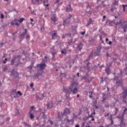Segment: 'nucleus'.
<instances>
[{"mask_svg":"<svg viewBox=\"0 0 127 127\" xmlns=\"http://www.w3.org/2000/svg\"><path fill=\"white\" fill-rule=\"evenodd\" d=\"M91 115H92V116L93 115H96V112H95V111H94L91 114Z\"/></svg>","mask_w":127,"mask_h":127,"instance_id":"680f3d73","label":"nucleus"},{"mask_svg":"<svg viewBox=\"0 0 127 127\" xmlns=\"http://www.w3.org/2000/svg\"><path fill=\"white\" fill-rule=\"evenodd\" d=\"M110 10H111V11H112V12H113V11H114V10H115L114 9L113 7L111 8Z\"/></svg>","mask_w":127,"mask_h":127,"instance_id":"774afa93","label":"nucleus"},{"mask_svg":"<svg viewBox=\"0 0 127 127\" xmlns=\"http://www.w3.org/2000/svg\"><path fill=\"white\" fill-rule=\"evenodd\" d=\"M99 38H100V40H99L100 41H102L103 39L102 38V36L101 35L99 36Z\"/></svg>","mask_w":127,"mask_h":127,"instance_id":"5fc2aeb1","label":"nucleus"},{"mask_svg":"<svg viewBox=\"0 0 127 127\" xmlns=\"http://www.w3.org/2000/svg\"><path fill=\"white\" fill-rule=\"evenodd\" d=\"M89 64H91L90 63H88L86 64V67L88 69H90V66H89Z\"/></svg>","mask_w":127,"mask_h":127,"instance_id":"49530a36","label":"nucleus"},{"mask_svg":"<svg viewBox=\"0 0 127 127\" xmlns=\"http://www.w3.org/2000/svg\"><path fill=\"white\" fill-rule=\"evenodd\" d=\"M126 113L127 114V109H125L124 111V114Z\"/></svg>","mask_w":127,"mask_h":127,"instance_id":"6e6d98bb","label":"nucleus"},{"mask_svg":"<svg viewBox=\"0 0 127 127\" xmlns=\"http://www.w3.org/2000/svg\"><path fill=\"white\" fill-rule=\"evenodd\" d=\"M102 98H103L102 102H104V101H106V98L104 97V96H103Z\"/></svg>","mask_w":127,"mask_h":127,"instance_id":"0e129e2a","label":"nucleus"},{"mask_svg":"<svg viewBox=\"0 0 127 127\" xmlns=\"http://www.w3.org/2000/svg\"><path fill=\"white\" fill-rule=\"evenodd\" d=\"M31 88H33V86H34V84L33 83H31L30 85Z\"/></svg>","mask_w":127,"mask_h":127,"instance_id":"13d9d810","label":"nucleus"},{"mask_svg":"<svg viewBox=\"0 0 127 127\" xmlns=\"http://www.w3.org/2000/svg\"><path fill=\"white\" fill-rule=\"evenodd\" d=\"M42 2H44V5H45L46 7L49 6V3L45 4L46 2H48L47 0H32V2L35 5H39V4H41Z\"/></svg>","mask_w":127,"mask_h":127,"instance_id":"20e7f679","label":"nucleus"},{"mask_svg":"<svg viewBox=\"0 0 127 127\" xmlns=\"http://www.w3.org/2000/svg\"><path fill=\"white\" fill-rule=\"evenodd\" d=\"M56 37H57V33H54L52 34V39H56Z\"/></svg>","mask_w":127,"mask_h":127,"instance_id":"4be33fe9","label":"nucleus"},{"mask_svg":"<svg viewBox=\"0 0 127 127\" xmlns=\"http://www.w3.org/2000/svg\"><path fill=\"white\" fill-rule=\"evenodd\" d=\"M123 83L124 81L122 79L117 80L116 82L115 87L117 88H119V87H122L123 90V87H124V85H123Z\"/></svg>","mask_w":127,"mask_h":127,"instance_id":"0eeeda50","label":"nucleus"},{"mask_svg":"<svg viewBox=\"0 0 127 127\" xmlns=\"http://www.w3.org/2000/svg\"><path fill=\"white\" fill-rule=\"evenodd\" d=\"M10 23L12 26H13V25H16L17 26V28H18V27H19L20 25V24L18 23L17 19H14V20H12Z\"/></svg>","mask_w":127,"mask_h":127,"instance_id":"423d86ee","label":"nucleus"},{"mask_svg":"<svg viewBox=\"0 0 127 127\" xmlns=\"http://www.w3.org/2000/svg\"><path fill=\"white\" fill-rule=\"evenodd\" d=\"M29 116L30 117V119L31 121H33L34 120V115H33V113L31 112V111H30L29 112Z\"/></svg>","mask_w":127,"mask_h":127,"instance_id":"4468645a","label":"nucleus"},{"mask_svg":"<svg viewBox=\"0 0 127 127\" xmlns=\"http://www.w3.org/2000/svg\"><path fill=\"white\" fill-rule=\"evenodd\" d=\"M62 54H64V55H66V53H67V51L66 49H64L61 50Z\"/></svg>","mask_w":127,"mask_h":127,"instance_id":"bb28decb","label":"nucleus"},{"mask_svg":"<svg viewBox=\"0 0 127 127\" xmlns=\"http://www.w3.org/2000/svg\"><path fill=\"white\" fill-rule=\"evenodd\" d=\"M42 74H43L42 72H38L33 75V78H35V79H39L40 76H42Z\"/></svg>","mask_w":127,"mask_h":127,"instance_id":"f8f14e48","label":"nucleus"},{"mask_svg":"<svg viewBox=\"0 0 127 127\" xmlns=\"http://www.w3.org/2000/svg\"><path fill=\"white\" fill-rule=\"evenodd\" d=\"M64 121V122H67V123H68V124H70V122H71V121L69 120L68 118H66Z\"/></svg>","mask_w":127,"mask_h":127,"instance_id":"473e14b6","label":"nucleus"},{"mask_svg":"<svg viewBox=\"0 0 127 127\" xmlns=\"http://www.w3.org/2000/svg\"><path fill=\"white\" fill-rule=\"evenodd\" d=\"M89 42L90 44H91V45L93 46L94 45V43H95V39L91 38L89 40Z\"/></svg>","mask_w":127,"mask_h":127,"instance_id":"aec40b11","label":"nucleus"},{"mask_svg":"<svg viewBox=\"0 0 127 127\" xmlns=\"http://www.w3.org/2000/svg\"><path fill=\"white\" fill-rule=\"evenodd\" d=\"M39 96L38 95L36 96V100H39Z\"/></svg>","mask_w":127,"mask_h":127,"instance_id":"4d7b16f0","label":"nucleus"},{"mask_svg":"<svg viewBox=\"0 0 127 127\" xmlns=\"http://www.w3.org/2000/svg\"><path fill=\"white\" fill-rule=\"evenodd\" d=\"M92 79H93V78H91L90 80H86V83H90Z\"/></svg>","mask_w":127,"mask_h":127,"instance_id":"ea45409f","label":"nucleus"},{"mask_svg":"<svg viewBox=\"0 0 127 127\" xmlns=\"http://www.w3.org/2000/svg\"><path fill=\"white\" fill-rule=\"evenodd\" d=\"M49 122H50V124L51 125H53V122L52 121L50 120Z\"/></svg>","mask_w":127,"mask_h":127,"instance_id":"e2e57ef3","label":"nucleus"},{"mask_svg":"<svg viewBox=\"0 0 127 127\" xmlns=\"http://www.w3.org/2000/svg\"><path fill=\"white\" fill-rule=\"evenodd\" d=\"M20 59H21V56L18 55L16 56H14L13 58L11 60V65H14L15 66H18L20 64Z\"/></svg>","mask_w":127,"mask_h":127,"instance_id":"7ed1b4c3","label":"nucleus"},{"mask_svg":"<svg viewBox=\"0 0 127 127\" xmlns=\"http://www.w3.org/2000/svg\"><path fill=\"white\" fill-rule=\"evenodd\" d=\"M114 5H118L119 4V0H116L114 3Z\"/></svg>","mask_w":127,"mask_h":127,"instance_id":"c9c22d12","label":"nucleus"},{"mask_svg":"<svg viewBox=\"0 0 127 127\" xmlns=\"http://www.w3.org/2000/svg\"><path fill=\"white\" fill-rule=\"evenodd\" d=\"M31 14H33V15H36V13H35V10H31Z\"/></svg>","mask_w":127,"mask_h":127,"instance_id":"2f4dec72","label":"nucleus"},{"mask_svg":"<svg viewBox=\"0 0 127 127\" xmlns=\"http://www.w3.org/2000/svg\"><path fill=\"white\" fill-rule=\"evenodd\" d=\"M44 98V94H42V97H39V100H40V101H42V100H43V98Z\"/></svg>","mask_w":127,"mask_h":127,"instance_id":"e433bc0d","label":"nucleus"},{"mask_svg":"<svg viewBox=\"0 0 127 127\" xmlns=\"http://www.w3.org/2000/svg\"><path fill=\"white\" fill-rule=\"evenodd\" d=\"M126 124L125 123V121L121 122L120 124V127H126Z\"/></svg>","mask_w":127,"mask_h":127,"instance_id":"c756f323","label":"nucleus"},{"mask_svg":"<svg viewBox=\"0 0 127 127\" xmlns=\"http://www.w3.org/2000/svg\"><path fill=\"white\" fill-rule=\"evenodd\" d=\"M64 92L68 94H70L71 93H72L73 95L77 94L78 93V88H77L76 86V83H72L71 85L69 86L68 89H65V88L64 87Z\"/></svg>","mask_w":127,"mask_h":127,"instance_id":"f257e3e1","label":"nucleus"},{"mask_svg":"<svg viewBox=\"0 0 127 127\" xmlns=\"http://www.w3.org/2000/svg\"><path fill=\"white\" fill-rule=\"evenodd\" d=\"M30 21H31V24L34 25V23H33V21H34V20L32 18H30Z\"/></svg>","mask_w":127,"mask_h":127,"instance_id":"58836bf2","label":"nucleus"},{"mask_svg":"<svg viewBox=\"0 0 127 127\" xmlns=\"http://www.w3.org/2000/svg\"><path fill=\"white\" fill-rule=\"evenodd\" d=\"M52 54L53 56L52 60H55V55L57 54V52H52Z\"/></svg>","mask_w":127,"mask_h":127,"instance_id":"b1692460","label":"nucleus"},{"mask_svg":"<svg viewBox=\"0 0 127 127\" xmlns=\"http://www.w3.org/2000/svg\"><path fill=\"white\" fill-rule=\"evenodd\" d=\"M30 36H29V35H27L26 38V39H28V38H30Z\"/></svg>","mask_w":127,"mask_h":127,"instance_id":"bf43d9fd","label":"nucleus"},{"mask_svg":"<svg viewBox=\"0 0 127 127\" xmlns=\"http://www.w3.org/2000/svg\"><path fill=\"white\" fill-rule=\"evenodd\" d=\"M125 114H120L118 116H117V119L121 120V122H125V118H124Z\"/></svg>","mask_w":127,"mask_h":127,"instance_id":"9b49d317","label":"nucleus"},{"mask_svg":"<svg viewBox=\"0 0 127 127\" xmlns=\"http://www.w3.org/2000/svg\"><path fill=\"white\" fill-rule=\"evenodd\" d=\"M47 61H49V57H48L47 56H45L44 58L42 60V62L43 63H46Z\"/></svg>","mask_w":127,"mask_h":127,"instance_id":"f3484780","label":"nucleus"},{"mask_svg":"<svg viewBox=\"0 0 127 127\" xmlns=\"http://www.w3.org/2000/svg\"><path fill=\"white\" fill-rule=\"evenodd\" d=\"M11 75H12L14 77H18V73L17 72L14 71V69H13L11 71Z\"/></svg>","mask_w":127,"mask_h":127,"instance_id":"dca6fc26","label":"nucleus"},{"mask_svg":"<svg viewBox=\"0 0 127 127\" xmlns=\"http://www.w3.org/2000/svg\"><path fill=\"white\" fill-rule=\"evenodd\" d=\"M89 58H91V57H93V52H91V53L90 54V55L88 56Z\"/></svg>","mask_w":127,"mask_h":127,"instance_id":"a19ab883","label":"nucleus"},{"mask_svg":"<svg viewBox=\"0 0 127 127\" xmlns=\"http://www.w3.org/2000/svg\"><path fill=\"white\" fill-rule=\"evenodd\" d=\"M85 33H86V31H84L81 32L80 33V34H81V35H84Z\"/></svg>","mask_w":127,"mask_h":127,"instance_id":"864d4df0","label":"nucleus"},{"mask_svg":"<svg viewBox=\"0 0 127 127\" xmlns=\"http://www.w3.org/2000/svg\"><path fill=\"white\" fill-rule=\"evenodd\" d=\"M7 69V68H6V67H4L3 68V71H5Z\"/></svg>","mask_w":127,"mask_h":127,"instance_id":"69168bd1","label":"nucleus"},{"mask_svg":"<svg viewBox=\"0 0 127 127\" xmlns=\"http://www.w3.org/2000/svg\"><path fill=\"white\" fill-rule=\"evenodd\" d=\"M51 20H52V21H53V22H56V21L58 20V19L57 18V16L56 15V14H54L52 15L51 17Z\"/></svg>","mask_w":127,"mask_h":127,"instance_id":"9d476101","label":"nucleus"},{"mask_svg":"<svg viewBox=\"0 0 127 127\" xmlns=\"http://www.w3.org/2000/svg\"><path fill=\"white\" fill-rule=\"evenodd\" d=\"M28 68L30 69V70H31V69H32V66H29L28 67Z\"/></svg>","mask_w":127,"mask_h":127,"instance_id":"338daca9","label":"nucleus"},{"mask_svg":"<svg viewBox=\"0 0 127 127\" xmlns=\"http://www.w3.org/2000/svg\"><path fill=\"white\" fill-rule=\"evenodd\" d=\"M43 119H46V115H45V114H43V115L42 116Z\"/></svg>","mask_w":127,"mask_h":127,"instance_id":"3c124183","label":"nucleus"},{"mask_svg":"<svg viewBox=\"0 0 127 127\" xmlns=\"http://www.w3.org/2000/svg\"><path fill=\"white\" fill-rule=\"evenodd\" d=\"M53 107V102L50 101L47 104L48 109H51Z\"/></svg>","mask_w":127,"mask_h":127,"instance_id":"a211bd4d","label":"nucleus"},{"mask_svg":"<svg viewBox=\"0 0 127 127\" xmlns=\"http://www.w3.org/2000/svg\"><path fill=\"white\" fill-rule=\"evenodd\" d=\"M24 31L25 32H24L22 34H21V36H23V39L24 37V35H25V34H27V29H25Z\"/></svg>","mask_w":127,"mask_h":127,"instance_id":"393cba45","label":"nucleus"},{"mask_svg":"<svg viewBox=\"0 0 127 127\" xmlns=\"http://www.w3.org/2000/svg\"><path fill=\"white\" fill-rule=\"evenodd\" d=\"M77 49H78L79 51L83 48V44L82 43H80L78 44L76 47Z\"/></svg>","mask_w":127,"mask_h":127,"instance_id":"6ab92c4d","label":"nucleus"},{"mask_svg":"<svg viewBox=\"0 0 127 127\" xmlns=\"http://www.w3.org/2000/svg\"><path fill=\"white\" fill-rule=\"evenodd\" d=\"M16 95H19V96H22V93H21L20 91H18L16 93Z\"/></svg>","mask_w":127,"mask_h":127,"instance_id":"4c0bfd02","label":"nucleus"},{"mask_svg":"<svg viewBox=\"0 0 127 127\" xmlns=\"http://www.w3.org/2000/svg\"><path fill=\"white\" fill-rule=\"evenodd\" d=\"M72 10L73 9H72V7H71V4H69L67 6L65 11L66 12H70V11H72Z\"/></svg>","mask_w":127,"mask_h":127,"instance_id":"ddd939ff","label":"nucleus"},{"mask_svg":"<svg viewBox=\"0 0 127 127\" xmlns=\"http://www.w3.org/2000/svg\"><path fill=\"white\" fill-rule=\"evenodd\" d=\"M61 76H63V77H66V74L61 73Z\"/></svg>","mask_w":127,"mask_h":127,"instance_id":"09e8293b","label":"nucleus"},{"mask_svg":"<svg viewBox=\"0 0 127 127\" xmlns=\"http://www.w3.org/2000/svg\"><path fill=\"white\" fill-rule=\"evenodd\" d=\"M105 108H108L110 107V106H109V105H108V104H106V105H105Z\"/></svg>","mask_w":127,"mask_h":127,"instance_id":"052dcab7","label":"nucleus"},{"mask_svg":"<svg viewBox=\"0 0 127 127\" xmlns=\"http://www.w3.org/2000/svg\"><path fill=\"white\" fill-rule=\"evenodd\" d=\"M6 61H7V59H5L4 61H2L3 64H5L6 63Z\"/></svg>","mask_w":127,"mask_h":127,"instance_id":"c03bdc74","label":"nucleus"},{"mask_svg":"<svg viewBox=\"0 0 127 127\" xmlns=\"http://www.w3.org/2000/svg\"><path fill=\"white\" fill-rule=\"evenodd\" d=\"M24 124L26 126V127H30V125H29V124H28L25 122H24Z\"/></svg>","mask_w":127,"mask_h":127,"instance_id":"de8ad7c7","label":"nucleus"},{"mask_svg":"<svg viewBox=\"0 0 127 127\" xmlns=\"http://www.w3.org/2000/svg\"><path fill=\"white\" fill-rule=\"evenodd\" d=\"M123 92L122 93L120 94L121 98H123V101L124 103H127V101L126 99H127V87H123Z\"/></svg>","mask_w":127,"mask_h":127,"instance_id":"39448f33","label":"nucleus"},{"mask_svg":"<svg viewBox=\"0 0 127 127\" xmlns=\"http://www.w3.org/2000/svg\"><path fill=\"white\" fill-rule=\"evenodd\" d=\"M115 116L118 114V112H119V109H118L117 107L115 108Z\"/></svg>","mask_w":127,"mask_h":127,"instance_id":"f704fd0d","label":"nucleus"},{"mask_svg":"<svg viewBox=\"0 0 127 127\" xmlns=\"http://www.w3.org/2000/svg\"><path fill=\"white\" fill-rule=\"evenodd\" d=\"M88 76L89 75L88 74V73H86L85 75L82 77V80H87V79H88Z\"/></svg>","mask_w":127,"mask_h":127,"instance_id":"c85d7f7f","label":"nucleus"},{"mask_svg":"<svg viewBox=\"0 0 127 127\" xmlns=\"http://www.w3.org/2000/svg\"><path fill=\"white\" fill-rule=\"evenodd\" d=\"M66 36H67V34H64V35H62V38L63 39H64V38H65Z\"/></svg>","mask_w":127,"mask_h":127,"instance_id":"79ce46f5","label":"nucleus"},{"mask_svg":"<svg viewBox=\"0 0 127 127\" xmlns=\"http://www.w3.org/2000/svg\"><path fill=\"white\" fill-rule=\"evenodd\" d=\"M24 20H25L24 18H20L19 20L17 19L18 22H19V23H22Z\"/></svg>","mask_w":127,"mask_h":127,"instance_id":"a878e982","label":"nucleus"},{"mask_svg":"<svg viewBox=\"0 0 127 127\" xmlns=\"http://www.w3.org/2000/svg\"><path fill=\"white\" fill-rule=\"evenodd\" d=\"M109 116H110V114H109V113H107V114H104V117H105V118H107V117H109Z\"/></svg>","mask_w":127,"mask_h":127,"instance_id":"a18cd8bd","label":"nucleus"},{"mask_svg":"<svg viewBox=\"0 0 127 127\" xmlns=\"http://www.w3.org/2000/svg\"><path fill=\"white\" fill-rule=\"evenodd\" d=\"M109 120H110V121H111V123L110 124H109V125H107L106 126L107 127H111V126L112 125H114V121H113V119L111 118V119H110Z\"/></svg>","mask_w":127,"mask_h":127,"instance_id":"cd10ccee","label":"nucleus"},{"mask_svg":"<svg viewBox=\"0 0 127 127\" xmlns=\"http://www.w3.org/2000/svg\"><path fill=\"white\" fill-rule=\"evenodd\" d=\"M93 23V20H92V18H90L87 23V24L86 25V26H89L90 24H92Z\"/></svg>","mask_w":127,"mask_h":127,"instance_id":"5701e85b","label":"nucleus"},{"mask_svg":"<svg viewBox=\"0 0 127 127\" xmlns=\"http://www.w3.org/2000/svg\"><path fill=\"white\" fill-rule=\"evenodd\" d=\"M64 114L65 115H69V114H70V109L66 108L64 110Z\"/></svg>","mask_w":127,"mask_h":127,"instance_id":"412c9836","label":"nucleus"},{"mask_svg":"<svg viewBox=\"0 0 127 127\" xmlns=\"http://www.w3.org/2000/svg\"><path fill=\"white\" fill-rule=\"evenodd\" d=\"M72 16V15L69 14L67 18L64 21L63 25H64V26H66V25L70 23V18H71Z\"/></svg>","mask_w":127,"mask_h":127,"instance_id":"6e6552de","label":"nucleus"},{"mask_svg":"<svg viewBox=\"0 0 127 127\" xmlns=\"http://www.w3.org/2000/svg\"><path fill=\"white\" fill-rule=\"evenodd\" d=\"M37 67V68H40V70H44L45 67H46V64L45 63L38 64Z\"/></svg>","mask_w":127,"mask_h":127,"instance_id":"1a4fd4ad","label":"nucleus"},{"mask_svg":"<svg viewBox=\"0 0 127 127\" xmlns=\"http://www.w3.org/2000/svg\"><path fill=\"white\" fill-rule=\"evenodd\" d=\"M1 18L2 19L4 18V15L3 14H1Z\"/></svg>","mask_w":127,"mask_h":127,"instance_id":"603ef678","label":"nucleus"},{"mask_svg":"<svg viewBox=\"0 0 127 127\" xmlns=\"http://www.w3.org/2000/svg\"><path fill=\"white\" fill-rule=\"evenodd\" d=\"M118 80H119V76H115L113 78V81H118Z\"/></svg>","mask_w":127,"mask_h":127,"instance_id":"72a5a7b5","label":"nucleus"},{"mask_svg":"<svg viewBox=\"0 0 127 127\" xmlns=\"http://www.w3.org/2000/svg\"><path fill=\"white\" fill-rule=\"evenodd\" d=\"M90 118H94V116H93V115L91 114L90 115H89V116L87 117V119H90Z\"/></svg>","mask_w":127,"mask_h":127,"instance_id":"37998d69","label":"nucleus"},{"mask_svg":"<svg viewBox=\"0 0 127 127\" xmlns=\"http://www.w3.org/2000/svg\"><path fill=\"white\" fill-rule=\"evenodd\" d=\"M105 72L107 73V75H109L110 74V68L107 67L105 69Z\"/></svg>","mask_w":127,"mask_h":127,"instance_id":"7c9ffc66","label":"nucleus"},{"mask_svg":"<svg viewBox=\"0 0 127 127\" xmlns=\"http://www.w3.org/2000/svg\"><path fill=\"white\" fill-rule=\"evenodd\" d=\"M116 28L117 29H120L122 28L124 29V32H127V21L120 20L119 22L116 23Z\"/></svg>","mask_w":127,"mask_h":127,"instance_id":"f03ea898","label":"nucleus"},{"mask_svg":"<svg viewBox=\"0 0 127 127\" xmlns=\"http://www.w3.org/2000/svg\"><path fill=\"white\" fill-rule=\"evenodd\" d=\"M71 43H72V39H70L69 42H68V44L71 45Z\"/></svg>","mask_w":127,"mask_h":127,"instance_id":"8fccbe9b","label":"nucleus"},{"mask_svg":"<svg viewBox=\"0 0 127 127\" xmlns=\"http://www.w3.org/2000/svg\"><path fill=\"white\" fill-rule=\"evenodd\" d=\"M97 99H99V98H97L96 99L93 101L92 104L93 106H94L95 109H99V106H97V103L98 101Z\"/></svg>","mask_w":127,"mask_h":127,"instance_id":"2eb2a0df","label":"nucleus"}]
</instances>
